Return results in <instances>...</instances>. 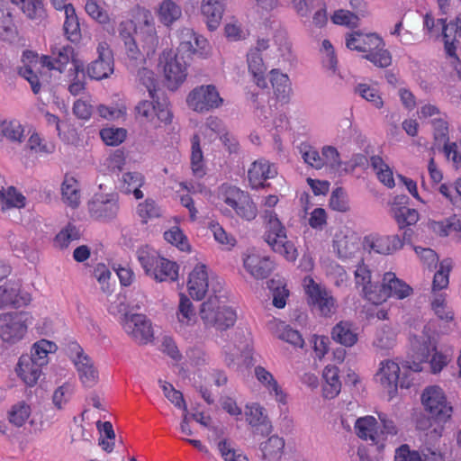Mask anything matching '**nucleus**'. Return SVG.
I'll return each mask as SVG.
<instances>
[{
  "label": "nucleus",
  "mask_w": 461,
  "mask_h": 461,
  "mask_svg": "<svg viewBox=\"0 0 461 461\" xmlns=\"http://www.w3.org/2000/svg\"><path fill=\"white\" fill-rule=\"evenodd\" d=\"M118 32L126 55L131 59L137 60L142 56L134 38L135 34L148 56L155 53L159 43L150 11L140 5L131 10V18L119 23Z\"/></svg>",
  "instance_id": "1"
},
{
  "label": "nucleus",
  "mask_w": 461,
  "mask_h": 461,
  "mask_svg": "<svg viewBox=\"0 0 461 461\" xmlns=\"http://www.w3.org/2000/svg\"><path fill=\"white\" fill-rule=\"evenodd\" d=\"M346 46L351 50L365 53L364 58L377 68H387L392 63V56L385 49L384 40L376 33H348Z\"/></svg>",
  "instance_id": "2"
},
{
  "label": "nucleus",
  "mask_w": 461,
  "mask_h": 461,
  "mask_svg": "<svg viewBox=\"0 0 461 461\" xmlns=\"http://www.w3.org/2000/svg\"><path fill=\"white\" fill-rule=\"evenodd\" d=\"M137 258L145 274L157 282H174L178 278L179 266L176 262L162 257L149 246L137 251Z\"/></svg>",
  "instance_id": "3"
},
{
  "label": "nucleus",
  "mask_w": 461,
  "mask_h": 461,
  "mask_svg": "<svg viewBox=\"0 0 461 461\" xmlns=\"http://www.w3.org/2000/svg\"><path fill=\"white\" fill-rule=\"evenodd\" d=\"M217 198L242 220L251 221L258 215V207L251 195L230 183H223L217 188Z\"/></svg>",
  "instance_id": "4"
},
{
  "label": "nucleus",
  "mask_w": 461,
  "mask_h": 461,
  "mask_svg": "<svg viewBox=\"0 0 461 461\" xmlns=\"http://www.w3.org/2000/svg\"><path fill=\"white\" fill-rule=\"evenodd\" d=\"M265 233L264 239L271 249L283 256L288 261H295L297 249L292 241L287 240L285 226L273 211L265 212Z\"/></svg>",
  "instance_id": "5"
},
{
  "label": "nucleus",
  "mask_w": 461,
  "mask_h": 461,
  "mask_svg": "<svg viewBox=\"0 0 461 461\" xmlns=\"http://www.w3.org/2000/svg\"><path fill=\"white\" fill-rule=\"evenodd\" d=\"M134 116L140 123L150 128L158 129L172 122L173 113L166 100L158 98L139 102L134 108Z\"/></svg>",
  "instance_id": "6"
},
{
  "label": "nucleus",
  "mask_w": 461,
  "mask_h": 461,
  "mask_svg": "<svg viewBox=\"0 0 461 461\" xmlns=\"http://www.w3.org/2000/svg\"><path fill=\"white\" fill-rule=\"evenodd\" d=\"M200 317L206 327L225 330L236 322L235 311L225 304L219 296H210L201 304Z\"/></svg>",
  "instance_id": "7"
},
{
  "label": "nucleus",
  "mask_w": 461,
  "mask_h": 461,
  "mask_svg": "<svg viewBox=\"0 0 461 461\" xmlns=\"http://www.w3.org/2000/svg\"><path fill=\"white\" fill-rule=\"evenodd\" d=\"M67 353L76 367L81 384L85 387H94L99 380V374L91 357L77 341L68 344Z\"/></svg>",
  "instance_id": "8"
},
{
  "label": "nucleus",
  "mask_w": 461,
  "mask_h": 461,
  "mask_svg": "<svg viewBox=\"0 0 461 461\" xmlns=\"http://www.w3.org/2000/svg\"><path fill=\"white\" fill-rule=\"evenodd\" d=\"M425 411L438 423H446L452 416L453 407L447 402L444 391L438 385L425 388L421 394Z\"/></svg>",
  "instance_id": "9"
},
{
  "label": "nucleus",
  "mask_w": 461,
  "mask_h": 461,
  "mask_svg": "<svg viewBox=\"0 0 461 461\" xmlns=\"http://www.w3.org/2000/svg\"><path fill=\"white\" fill-rule=\"evenodd\" d=\"M32 317L24 312L0 314V338L8 344H16L26 335Z\"/></svg>",
  "instance_id": "10"
},
{
  "label": "nucleus",
  "mask_w": 461,
  "mask_h": 461,
  "mask_svg": "<svg viewBox=\"0 0 461 461\" xmlns=\"http://www.w3.org/2000/svg\"><path fill=\"white\" fill-rule=\"evenodd\" d=\"M223 98L214 85L196 86L186 97L188 106L200 113L218 109L223 104Z\"/></svg>",
  "instance_id": "11"
},
{
  "label": "nucleus",
  "mask_w": 461,
  "mask_h": 461,
  "mask_svg": "<svg viewBox=\"0 0 461 461\" xmlns=\"http://www.w3.org/2000/svg\"><path fill=\"white\" fill-rule=\"evenodd\" d=\"M412 234L413 231L411 229L404 230L402 240L398 235L380 236L370 234L365 237L363 246L370 251L388 255L402 249L404 242H411Z\"/></svg>",
  "instance_id": "12"
},
{
  "label": "nucleus",
  "mask_w": 461,
  "mask_h": 461,
  "mask_svg": "<svg viewBox=\"0 0 461 461\" xmlns=\"http://www.w3.org/2000/svg\"><path fill=\"white\" fill-rule=\"evenodd\" d=\"M303 286L309 304L317 307L322 316H330L336 312V301L333 296L315 283L312 277H304Z\"/></svg>",
  "instance_id": "13"
},
{
  "label": "nucleus",
  "mask_w": 461,
  "mask_h": 461,
  "mask_svg": "<svg viewBox=\"0 0 461 461\" xmlns=\"http://www.w3.org/2000/svg\"><path fill=\"white\" fill-rule=\"evenodd\" d=\"M87 208L93 219L101 221H111L119 212L118 198L113 194H95L88 202Z\"/></svg>",
  "instance_id": "14"
},
{
  "label": "nucleus",
  "mask_w": 461,
  "mask_h": 461,
  "mask_svg": "<svg viewBox=\"0 0 461 461\" xmlns=\"http://www.w3.org/2000/svg\"><path fill=\"white\" fill-rule=\"evenodd\" d=\"M164 74L167 87L174 90L185 82L187 77V61L175 55L170 50L163 52Z\"/></svg>",
  "instance_id": "15"
},
{
  "label": "nucleus",
  "mask_w": 461,
  "mask_h": 461,
  "mask_svg": "<svg viewBox=\"0 0 461 461\" xmlns=\"http://www.w3.org/2000/svg\"><path fill=\"white\" fill-rule=\"evenodd\" d=\"M122 324L124 331L139 344H147L153 337L151 322L143 314H125Z\"/></svg>",
  "instance_id": "16"
},
{
  "label": "nucleus",
  "mask_w": 461,
  "mask_h": 461,
  "mask_svg": "<svg viewBox=\"0 0 461 461\" xmlns=\"http://www.w3.org/2000/svg\"><path fill=\"white\" fill-rule=\"evenodd\" d=\"M97 53L98 58L87 67V74L93 79L101 80L113 72V56L106 42L99 43Z\"/></svg>",
  "instance_id": "17"
},
{
  "label": "nucleus",
  "mask_w": 461,
  "mask_h": 461,
  "mask_svg": "<svg viewBox=\"0 0 461 461\" xmlns=\"http://www.w3.org/2000/svg\"><path fill=\"white\" fill-rule=\"evenodd\" d=\"M332 247L339 258H352L360 252V240L353 231L339 230L334 235Z\"/></svg>",
  "instance_id": "18"
},
{
  "label": "nucleus",
  "mask_w": 461,
  "mask_h": 461,
  "mask_svg": "<svg viewBox=\"0 0 461 461\" xmlns=\"http://www.w3.org/2000/svg\"><path fill=\"white\" fill-rule=\"evenodd\" d=\"M277 176V168L275 164L265 158L255 160L248 170V180L252 189L264 188L266 182Z\"/></svg>",
  "instance_id": "19"
},
{
  "label": "nucleus",
  "mask_w": 461,
  "mask_h": 461,
  "mask_svg": "<svg viewBox=\"0 0 461 461\" xmlns=\"http://www.w3.org/2000/svg\"><path fill=\"white\" fill-rule=\"evenodd\" d=\"M400 373L401 368L398 363L390 359L384 360L380 363L375 376L381 386L387 391L390 399L394 397L397 393Z\"/></svg>",
  "instance_id": "20"
},
{
  "label": "nucleus",
  "mask_w": 461,
  "mask_h": 461,
  "mask_svg": "<svg viewBox=\"0 0 461 461\" xmlns=\"http://www.w3.org/2000/svg\"><path fill=\"white\" fill-rule=\"evenodd\" d=\"M378 429L377 420L373 416L358 418L355 422V431L358 438L383 448V433H378Z\"/></svg>",
  "instance_id": "21"
},
{
  "label": "nucleus",
  "mask_w": 461,
  "mask_h": 461,
  "mask_svg": "<svg viewBox=\"0 0 461 461\" xmlns=\"http://www.w3.org/2000/svg\"><path fill=\"white\" fill-rule=\"evenodd\" d=\"M22 61L23 66L19 68V75L30 83L32 92L38 94L41 91V83L35 69L41 65V59L37 53L24 50Z\"/></svg>",
  "instance_id": "22"
},
{
  "label": "nucleus",
  "mask_w": 461,
  "mask_h": 461,
  "mask_svg": "<svg viewBox=\"0 0 461 461\" xmlns=\"http://www.w3.org/2000/svg\"><path fill=\"white\" fill-rule=\"evenodd\" d=\"M208 286L206 266L198 264L189 274L187 282L188 293L193 299L200 301L205 296Z\"/></svg>",
  "instance_id": "23"
},
{
  "label": "nucleus",
  "mask_w": 461,
  "mask_h": 461,
  "mask_svg": "<svg viewBox=\"0 0 461 461\" xmlns=\"http://www.w3.org/2000/svg\"><path fill=\"white\" fill-rule=\"evenodd\" d=\"M12 4L16 5L34 24L44 26L47 23L48 13L43 0H23Z\"/></svg>",
  "instance_id": "24"
},
{
  "label": "nucleus",
  "mask_w": 461,
  "mask_h": 461,
  "mask_svg": "<svg viewBox=\"0 0 461 461\" xmlns=\"http://www.w3.org/2000/svg\"><path fill=\"white\" fill-rule=\"evenodd\" d=\"M43 366L29 357L28 355L20 357L16 367V373L23 382L32 387L34 386L41 375Z\"/></svg>",
  "instance_id": "25"
},
{
  "label": "nucleus",
  "mask_w": 461,
  "mask_h": 461,
  "mask_svg": "<svg viewBox=\"0 0 461 461\" xmlns=\"http://www.w3.org/2000/svg\"><path fill=\"white\" fill-rule=\"evenodd\" d=\"M246 270L257 279L267 278L274 269V262L267 257L250 254L244 258Z\"/></svg>",
  "instance_id": "26"
},
{
  "label": "nucleus",
  "mask_w": 461,
  "mask_h": 461,
  "mask_svg": "<svg viewBox=\"0 0 461 461\" xmlns=\"http://www.w3.org/2000/svg\"><path fill=\"white\" fill-rule=\"evenodd\" d=\"M223 13L224 5L220 0H202L201 14L210 31L219 27Z\"/></svg>",
  "instance_id": "27"
},
{
  "label": "nucleus",
  "mask_w": 461,
  "mask_h": 461,
  "mask_svg": "<svg viewBox=\"0 0 461 461\" xmlns=\"http://www.w3.org/2000/svg\"><path fill=\"white\" fill-rule=\"evenodd\" d=\"M73 54V48L71 46H63L52 50V57L42 56L41 58V67L48 69H56L62 72L66 66L69 63L70 58Z\"/></svg>",
  "instance_id": "28"
},
{
  "label": "nucleus",
  "mask_w": 461,
  "mask_h": 461,
  "mask_svg": "<svg viewBox=\"0 0 461 461\" xmlns=\"http://www.w3.org/2000/svg\"><path fill=\"white\" fill-rule=\"evenodd\" d=\"M383 284L387 294V298L395 297L402 300L408 297L412 293V288L404 281L399 279L393 272L384 273Z\"/></svg>",
  "instance_id": "29"
},
{
  "label": "nucleus",
  "mask_w": 461,
  "mask_h": 461,
  "mask_svg": "<svg viewBox=\"0 0 461 461\" xmlns=\"http://www.w3.org/2000/svg\"><path fill=\"white\" fill-rule=\"evenodd\" d=\"M258 381L275 396L276 400L280 403L286 402V394L284 393L274 375L265 367L258 366L254 369Z\"/></svg>",
  "instance_id": "30"
},
{
  "label": "nucleus",
  "mask_w": 461,
  "mask_h": 461,
  "mask_svg": "<svg viewBox=\"0 0 461 461\" xmlns=\"http://www.w3.org/2000/svg\"><path fill=\"white\" fill-rule=\"evenodd\" d=\"M156 14L161 24L170 28L182 17V8L173 0H162L156 10Z\"/></svg>",
  "instance_id": "31"
},
{
  "label": "nucleus",
  "mask_w": 461,
  "mask_h": 461,
  "mask_svg": "<svg viewBox=\"0 0 461 461\" xmlns=\"http://www.w3.org/2000/svg\"><path fill=\"white\" fill-rule=\"evenodd\" d=\"M339 370L335 366H327L322 373L324 383L322 384V393L326 399H334L339 395L341 390V382L339 380Z\"/></svg>",
  "instance_id": "32"
},
{
  "label": "nucleus",
  "mask_w": 461,
  "mask_h": 461,
  "mask_svg": "<svg viewBox=\"0 0 461 461\" xmlns=\"http://www.w3.org/2000/svg\"><path fill=\"white\" fill-rule=\"evenodd\" d=\"M285 439L282 437L273 435L261 442L259 449L262 459L265 461H280L285 449Z\"/></svg>",
  "instance_id": "33"
},
{
  "label": "nucleus",
  "mask_w": 461,
  "mask_h": 461,
  "mask_svg": "<svg viewBox=\"0 0 461 461\" xmlns=\"http://www.w3.org/2000/svg\"><path fill=\"white\" fill-rule=\"evenodd\" d=\"M331 338L337 343L345 347L354 346L358 339L357 333L348 321H339L331 330Z\"/></svg>",
  "instance_id": "34"
},
{
  "label": "nucleus",
  "mask_w": 461,
  "mask_h": 461,
  "mask_svg": "<svg viewBox=\"0 0 461 461\" xmlns=\"http://www.w3.org/2000/svg\"><path fill=\"white\" fill-rule=\"evenodd\" d=\"M270 81L276 100L284 104L288 103L292 91L288 76L276 69H273L270 72Z\"/></svg>",
  "instance_id": "35"
},
{
  "label": "nucleus",
  "mask_w": 461,
  "mask_h": 461,
  "mask_svg": "<svg viewBox=\"0 0 461 461\" xmlns=\"http://www.w3.org/2000/svg\"><path fill=\"white\" fill-rule=\"evenodd\" d=\"M191 169L194 176L202 178L206 174V166L203 158V153L201 148V139L199 134H194L191 139Z\"/></svg>",
  "instance_id": "36"
},
{
  "label": "nucleus",
  "mask_w": 461,
  "mask_h": 461,
  "mask_svg": "<svg viewBox=\"0 0 461 461\" xmlns=\"http://www.w3.org/2000/svg\"><path fill=\"white\" fill-rule=\"evenodd\" d=\"M247 61L249 72L253 75L256 84L261 88L267 86L265 77L267 68L263 62V59L258 50H249L247 55Z\"/></svg>",
  "instance_id": "37"
},
{
  "label": "nucleus",
  "mask_w": 461,
  "mask_h": 461,
  "mask_svg": "<svg viewBox=\"0 0 461 461\" xmlns=\"http://www.w3.org/2000/svg\"><path fill=\"white\" fill-rule=\"evenodd\" d=\"M31 302L29 294L19 295L17 290L7 285H0V309L14 306L19 308Z\"/></svg>",
  "instance_id": "38"
},
{
  "label": "nucleus",
  "mask_w": 461,
  "mask_h": 461,
  "mask_svg": "<svg viewBox=\"0 0 461 461\" xmlns=\"http://www.w3.org/2000/svg\"><path fill=\"white\" fill-rule=\"evenodd\" d=\"M62 200L72 208H76L80 203V190L77 180L66 175L61 185Z\"/></svg>",
  "instance_id": "39"
},
{
  "label": "nucleus",
  "mask_w": 461,
  "mask_h": 461,
  "mask_svg": "<svg viewBox=\"0 0 461 461\" xmlns=\"http://www.w3.org/2000/svg\"><path fill=\"white\" fill-rule=\"evenodd\" d=\"M453 267L450 258H445L439 263L438 269L436 271L432 281L433 295L440 294L439 292L447 288L449 284V275Z\"/></svg>",
  "instance_id": "40"
},
{
  "label": "nucleus",
  "mask_w": 461,
  "mask_h": 461,
  "mask_svg": "<svg viewBox=\"0 0 461 461\" xmlns=\"http://www.w3.org/2000/svg\"><path fill=\"white\" fill-rule=\"evenodd\" d=\"M64 13L65 21L63 27L65 34L70 41H78L81 39L80 23L73 5L68 4V6L66 8Z\"/></svg>",
  "instance_id": "41"
},
{
  "label": "nucleus",
  "mask_w": 461,
  "mask_h": 461,
  "mask_svg": "<svg viewBox=\"0 0 461 461\" xmlns=\"http://www.w3.org/2000/svg\"><path fill=\"white\" fill-rule=\"evenodd\" d=\"M245 416L246 420L250 426L256 428L264 426L267 433L271 431V423L264 412V408L261 407L258 403L247 404L245 409Z\"/></svg>",
  "instance_id": "42"
},
{
  "label": "nucleus",
  "mask_w": 461,
  "mask_h": 461,
  "mask_svg": "<svg viewBox=\"0 0 461 461\" xmlns=\"http://www.w3.org/2000/svg\"><path fill=\"white\" fill-rule=\"evenodd\" d=\"M437 23L440 24L442 27V36L446 54L459 62V58L456 54V32L452 23H447V19L441 18L438 19Z\"/></svg>",
  "instance_id": "43"
},
{
  "label": "nucleus",
  "mask_w": 461,
  "mask_h": 461,
  "mask_svg": "<svg viewBox=\"0 0 461 461\" xmlns=\"http://www.w3.org/2000/svg\"><path fill=\"white\" fill-rule=\"evenodd\" d=\"M195 32L193 29L184 28L179 32V45L175 55H178L182 59H189L194 56V40Z\"/></svg>",
  "instance_id": "44"
},
{
  "label": "nucleus",
  "mask_w": 461,
  "mask_h": 461,
  "mask_svg": "<svg viewBox=\"0 0 461 461\" xmlns=\"http://www.w3.org/2000/svg\"><path fill=\"white\" fill-rule=\"evenodd\" d=\"M392 212L401 230L415 225L420 219L417 210L406 206H394L392 208Z\"/></svg>",
  "instance_id": "45"
},
{
  "label": "nucleus",
  "mask_w": 461,
  "mask_h": 461,
  "mask_svg": "<svg viewBox=\"0 0 461 461\" xmlns=\"http://www.w3.org/2000/svg\"><path fill=\"white\" fill-rule=\"evenodd\" d=\"M122 188L126 194L132 193L134 197L139 200L143 197L140 187L144 184V176L139 172H127L122 175Z\"/></svg>",
  "instance_id": "46"
},
{
  "label": "nucleus",
  "mask_w": 461,
  "mask_h": 461,
  "mask_svg": "<svg viewBox=\"0 0 461 461\" xmlns=\"http://www.w3.org/2000/svg\"><path fill=\"white\" fill-rule=\"evenodd\" d=\"M0 202L3 210L23 208L25 205V197L14 186H10L6 190H0Z\"/></svg>",
  "instance_id": "47"
},
{
  "label": "nucleus",
  "mask_w": 461,
  "mask_h": 461,
  "mask_svg": "<svg viewBox=\"0 0 461 461\" xmlns=\"http://www.w3.org/2000/svg\"><path fill=\"white\" fill-rule=\"evenodd\" d=\"M370 163L374 170L376 172L378 179L387 187L392 188L394 186V179L393 171L384 163L383 158L379 156H372Z\"/></svg>",
  "instance_id": "48"
},
{
  "label": "nucleus",
  "mask_w": 461,
  "mask_h": 461,
  "mask_svg": "<svg viewBox=\"0 0 461 461\" xmlns=\"http://www.w3.org/2000/svg\"><path fill=\"white\" fill-rule=\"evenodd\" d=\"M31 416V406L24 401L14 404L8 411V420L15 427L23 426Z\"/></svg>",
  "instance_id": "49"
},
{
  "label": "nucleus",
  "mask_w": 461,
  "mask_h": 461,
  "mask_svg": "<svg viewBox=\"0 0 461 461\" xmlns=\"http://www.w3.org/2000/svg\"><path fill=\"white\" fill-rule=\"evenodd\" d=\"M57 348L55 343L47 340L41 339L34 343L32 348V355L29 357L35 360L41 366H45L48 364V355L49 353L54 352Z\"/></svg>",
  "instance_id": "50"
},
{
  "label": "nucleus",
  "mask_w": 461,
  "mask_h": 461,
  "mask_svg": "<svg viewBox=\"0 0 461 461\" xmlns=\"http://www.w3.org/2000/svg\"><path fill=\"white\" fill-rule=\"evenodd\" d=\"M395 339L393 329L384 324L376 330L373 345L379 349H388L394 345Z\"/></svg>",
  "instance_id": "51"
},
{
  "label": "nucleus",
  "mask_w": 461,
  "mask_h": 461,
  "mask_svg": "<svg viewBox=\"0 0 461 461\" xmlns=\"http://www.w3.org/2000/svg\"><path fill=\"white\" fill-rule=\"evenodd\" d=\"M104 5V3L100 4L96 0H86L85 10L98 23L107 24L110 23V16Z\"/></svg>",
  "instance_id": "52"
},
{
  "label": "nucleus",
  "mask_w": 461,
  "mask_h": 461,
  "mask_svg": "<svg viewBox=\"0 0 461 461\" xmlns=\"http://www.w3.org/2000/svg\"><path fill=\"white\" fill-rule=\"evenodd\" d=\"M355 93L358 94L363 99L369 102L375 108H382L384 105L383 98L379 91L367 84H358L355 87Z\"/></svg>",
  "instance_id": "53"
},
{
  "label": "nucleus",
  "mask_w": 461,
  "mask_h": 461,
  "mask_svg": "<svg viewBox=\"0 0 461 461\" xmlns=\"http://www.w3.org/2000/svg\"><path fill=\"white\" fill-rule=\"evenodd\" d=\"M26 146L32 152L38 155L51 154L55 150V145L46 141L37 132H33L29 137Z\"/></svg>",
  "instance_id": "54"
},
{
  "label": "nucleus",
  "mask_w": 461,
  "mask_h": 461,
  "mask_svg": "<svg viewBox=\"0 0 461 461\" xmlns=\"http://www.w3.org/2000/svg\"><path fill=\"white\" fill-rule=\"evenodd\" d=\"M137 213L143 223L149 220L158 218L161 215L160 208L152 199H146L143 203L138 204Z\"/></svg>",
  "instance_id": "55"
},
{
  "label": "nucleus",
  "mask_w": 461,
  "mask_h": 461,
  "mask_svg": "<svg viewBox=\"0 0 461 461\" xmlns=\"http://www.w3.org/2000/svg\"><path fill=\"white\" fill-rule=\"evenodd\" d=\"M164 239L170 244L176 246L181 251H188L190 245L186 236L179 227L174 226L164 232Z\"/></svg>",
  "instance_id": "56"
},
{
  "label": "nucleus",
  "mask_w": 461,
  "mask_h": 461,
  "mask_svg": "<svg viewBox=\"0 0 461 461\" xmlns=\"http://www.w3.org/2000/svg\"><path fill=\"white\" fill-rule=\"evenodd\" d=\"M362 292L364 298L375 305H379L388 299L384 284L377 285L371 283L367 287H365Z\"/></svg>",
  "instance_id": "57"
},
{
  "label": "nucleus",
  "mask_w": 461,
  "mask_h": 461,
  "mask_svg": "<svg viewBox=\"0 0 461 461\" xmlns=\"http://www.w3.org/2000/svg\"><path fill=\"white\" fill-rule=\"evenodd\" d=\"M177 319L182 324L189 325L195 319V312L192 302L184 294H180Z\"/></svg>",
  "instance_id": "58"
},
{
  "label": "nucleus",
  "mask_w": 461,
  "mask_h": 461,
  "mask_svg": "<svg viewBox=\"0 0 461 461\" xmlns=\"http://www.w3.org/2000/svg\"><path fill=\"white\" fill-rule=\"evenodd\" d=\"M103 141L108 146H118L124 141L127 131L123 128H104L100 131Z\"/></svg>",
  "instance_id": "59"
},
{
  "label": "nucleus",
  "mask_w": 461,
  "mask_h": 461,
  "mask_svg": "<svg viewBox=\"0 0 461 461\" xmlns=\"http://www.w3.org/2000/svg\"><path fill=\"white\" fill-rule=\"evenodd\" d=\"M80 239L79 230L73 224L68 223L55 237L56 244L61 248H67L70 242Z\"/></svg>",
  "instance_id": "60"
},
{
  "label": "nucleus",
  "mask_w": 461,
  "mask_h": 461,
  "mask_svg": "<svg viewBox=\"0 0 461 461\" xmlns=\"http://www.w3.org/2000/svg\"><path fill=\"white\" fill-rule=\"evenodd\" d=\"M431 307L434 311L435 314L443 321H449L454 318L453 312L447 306L446 303V294H438L433 295V300L431 301Z\"/></svg>",
  "instance_id": "61"
},
{
  "label": "nucleus",
  "mask_w": 461,
  "mask_h": 461,
  "mask_svg": "<svg viewBox=\"0 0 461 461\" xmlns=\"http://www.w3.org/2000/svg\"><path fill=\"white\" fill-rule=\"evenodd\" d=\"M2 134L12 141L22 142L23 139L24 129L18 121H10L1 122Z\"/></svg>",
  "instance_id": "62"
},
{
  "label": "nucleus",
  "mask_w": 461,
  "mask_h": 461,
  "mask_svg": "<svg viewBox=\"0 0 461 461\" xmlns=\"http://www.w3.org/2000/svg\"><path fill=\"white\" fill-rule=\"evenodd\" d=\"M300 152L304 162L309 166L316 169H321L324 167V160H322L321 156L315 148L303 143L300 147Z\"/></svg>",
  "instance_id": "63"
},
{
  "label": "nucleus",
  "mask_w": 461,
  "mask_h": 461,
  "mask_svg": "<svg viewBox=\"0 0 461 461\" xmlns=\"http://www.w3.org/2000/svg\"><path fill=\"white\" fill-rule=\"evenodd\" d=\"M443 152L447 160L452 163L455 169L461 168V143L446 142L443 146Z\"/></svg>",
  "instance_id": "64"
}]
</instances>
